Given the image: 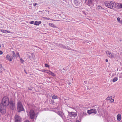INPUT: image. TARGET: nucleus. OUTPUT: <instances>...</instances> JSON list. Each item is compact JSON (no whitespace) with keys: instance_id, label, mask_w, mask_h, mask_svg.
Listing matches in <instances>:
<instances>
[{"instance_id":"nucleus-1","label":"nucleus","mask_w":122,"mask_h":122,"mask_svg":"<svg viewBox=\"0 0 122 122\" xmlns=\"http://www.w3.org/2000/svg\"><path fill=\"white\" fill-rule=\"evenodd\" d=\"M105 4L107 7L111 9H113L114 8L116 7L115 3L113 1H105Z\"/></svg>"},{"instance_id":"nucleus-2","label":"nucleus","mask_w":122,"mask_h":122,"mask_svg":"<svg viewBox=\"0 0 122 122\" xmlns=\"http://www.w3.org/2000/svg\"><path fill=\"white\" fill-rule=\"evenodd\" d=\"M9 103V100L8 98L7 97H4L2 99L1 104L0 105L5 107L8 106Z\"/></svg>"},{"instance_id":"nucleus-3","label":"nucleus","mask_w":122,"mask_h":122,"mask_svg":"<svg viewBox=\"0 0 122 122\" xmlns=\"http://www.w3.org/2000/svg\"><path fill=\"white\" fill-rule=\"evenodd\" d=\"M29 113L30 118L33 121H34L35 119L36 120L37 117V113H36L34 110H31Z\"/></svg>"},{"instance_id":"nucleus-4","label":"nucleus","mask_w":122,"mask_h":122,"mask_svg":"<svg viewBox=\"0 0 122 122\" xmlns=\"http://www.w3.org/2000/svg\"><path fill=\"white\" fill-rule=\"evenodd\" d=\"M17 109L18 111L19 112H20L24 110V108L21 103L19 101L17 103Z\"/></svg>"},{"instance_id":"nucleus-5","label":"nucleus","mask_w":122,"mask_h":122,"mask_svg":"<svg viewBox=\"0 0 122 122\" xmlns=\"http://www.w3.org/2000/svg\"><path fill=\"white\" fill-rule=\"evenodd\" d=\"M107 56L110 58H114L116 56V54L113 53H111L110 52L107 51L106 52Z\"/></svg>"},{"instance_id":"nucleus-6","label":"nucleus","mask_w":122,"mask_h":122,"mask_svg":"<svg viewBox=\"0 0 122 122\" xmlns=\"http://www.w3.org/2000/svg\"><path fill=\"white\" fill-rule=\"evenodd\" d=\"M14 118L15 122H21L22 119L18 115H15Z\"/></svg>"},{"instance_id":"nucleus-7","label":"nucleus","mask_w":122,"mask_h":122,"mask_svg":"<svg viewBox=\"0 0 122 122\" xmlns=\"http://www.w3.org/2000/svg\"><path fill=\"white\" fill-rule=\"evenodd\" d=\"M97 111L96 109H91L90 110H87V112L89 114L92 113H93L95 114L97 113Z\"/></svg>"},{"instance_id":"nucleus-8","label":"nucleus","mask_w":122,"mask_h":122,"mask_svg":"<svg viewBox=\"0 0 122 122\" xmlns=\"http://www.w3.org/2000/svg\"><path fill=\"white\" fill-rule=\"evenodd\" d=\"M5 107H3L1 105H0V112L2 114H4L5 112Z\"/></svg>"},{"instance_id":"nucleus-9","label":"nucleus","mask_w":122,"mask_h":122,"mask_svg":"<svg viewBox=\"0 0 122 122\" xmlns=\"http://www.w3.org/2000/svg\"><path fill=\"white\" fill-rule=\"evenodd\" d=\"M6 58L7 60H8L10 61H11L13 59V57L12 56H10L9 55H7Z\"/></svg>"},{"instance_id":"nucleus-10","label":"nucleus","mask_w":122,"mask_h":122,"mask_svg":"<svg viewBox=\"0 0 122 122\" xmlns=\"http://www.w3.org/2000/svg\"><path fill=\"white\" fill-rule=\"evenodd\" d=\"M10 105L11 109L12 110L14 109L15 107V103L11 102L10 103Z\"/></svg>"},{"instance_id":"nucleus-11","label":"nucleus","mask_w":122,"mask_h":122,"mask_svg":"<svg viewBox=\"0 0 122 122\" xmlns=\"http://www.w3.org/2000/svg\"><path fill=\"white\" fill-rule=\"evenodd\" d=\"M59 46H60L61 47L64 48L66 49H67L68 50L70 49V47L68 46H63V45L61 44H60Z\"/></svg>"},{"instance_id":"nucleus-12","label":"nucleus","mask_w":122,"mask_h":122,"mask_svg":"<svg viewBox=\"0 0 122 122\" xmlns=\"http://www.w3.org/2000/svg\"><path fill=\"white\" fill-rule=\"evenodd\" d=\"M117 120L119 121L121 120V115L120 114H118L117 116Z\"/></svg>"},{"instance_id":"nucleus-13","label":"nucleus","mask_w":122,"mask_h":122,"mask_svg":"<svg viewBox=\"0 0 122 122\" xmlns=\"http://www.w3.org/2000/svg\"><path fill=\"white\" fill-rule=\"evenodd\" d=\"M41 23V21H36L34 24V25H39V24H40Z\"/></svg>"},{"instance_id":"nucleus-14","label":"nucleus","mask_w":122,"mask_h":122,"mask_svg":"<svg viewBox=\"0 0 122 122\" xmlns=\"http://www.w3.org/2000/svg\"><path fill=\"white\" fill-rule=\"evenodd\" d=\"M57 114L61 117H62L63 115V113L61 111H59Z\"/></svg>"},{"instance_id":"nucleus-15","label":"nucleus","mask_w":122,"mask_h":122,"mask_svg":"<svg viewBox=\"0 0 122 122\" xmlns=\"http://www.w3.org/2000/svg\"><path fill=\"white\" fill-rule=\"evenodd\" d=\"M49 24V26L51 27L54 28L56 27V26L53 23H50Z\"/></svg>"},{"instance_id":"nucleus-16","label":"nucleus","mask_w":122,"mask_h":122,"mask_svg":"<svg viewBox=\"0 0 122 122\" xmlns=\"http://www.w3.org/2000/svg\"><path fill=\"white\" fill-rule=\"evenodd\" d=\"M117 20L118 22L122 24V21L120 20V19L119 17H118Z\"/></svg>"},{"instance_id":"nucleus-17","label":"nucleus","mask_w":122,"mask_h":122,"mask_svg":"<svg viewBox=\"0 0 122 122\" xmlns=\"http://www.w3.org/2000/svg\"><path fill=\"white\" fill-rule=\"evenodd\" d=\"M88 4L89 5L92 4V0H88Z\"/></svg>"},{"instance_id":"nucleus-18","label":"nucleus","mask_w":122,"mask_h":122,"mask_svg":"<svg viewBox=\"0 0 122 122\" xmlns=\"http://www.w3.org/2000/svg\"><path fill=\"white\" fill-rule=\"evenodd\" d=\"M118 79L117 78V77H114L113 79V82H114L116 81Z\"/></svg>"},{"instance_id":"nucleus-19","label":"nucleus","mask_w":122,"mask_h":122,"mask_svg":"<svg viewBox=\"0 0 122 122\" xmlns=\"http://www.w3.org/2000/svg\"><path fill=\"white\" fill-rule=\"evenodd\" d=\"M112 98V96H109L106 98L107 100H109L111 99Z\"/></svg>"},{"instance_id":"nucleus-20","label":"nucleus","mask_w":122,"mask_h":122,"mask_svg":"<svg viewBox=\"0 0 122 122\" xmlns=\"http://www.w3.org/2000/svg\"><path fill=\"white\" fill-rule=\"evenodd\" d=\"M12 53H13V55L12 56V57H16V55L15 53L14 52V51H13L12 52Z\"/></svg>"},{"instance_id":"nucleus-21","label":"nucleus","mask_w":122,"mask_h":122,"mask_svg":"<svg viewBox=\"0 0 122 122\" xmlns=\"http://www.w3.org/2000/svg\"><path fill=\"white\" fill-rule=\"evenodd\" d=\"M57 98V97L56 96H53L52 97V98L53 99H55Z\"/></svg>"},{"instance_id":"nucleus-22","label":"nucleus","mask_w":122,"mask_h":122,"mask_svg":"<svg viewBox=\"0 0 122 122\" xmlns=\"http://www.w3.org/2000/svg\"><path fill=\"white\" fill-rule=\"evenodd\" d=\"M1 31L2 32L6 33V30H1Z\"/></svg>"},{"instance_id":"nucleus-23","label":"nucleus","mask_w":122,"mask_h":122,"mask_svg":"<svg viewBox=\"0 0 122 122\" xmlns=\"http://www.w3.org/2000/svg\"><path fill=\"white\" fill-rule=\"evenodd\" d=\"M122 8V4H120L118 6V8L119 9Z\"/></svg>"},{"instance_id":"nucleus-24","label":"nucleus","mask_w":122,"mask_h":122,"mask_svg":"<svg viewBox=\"0 0 122 122\" xmlns=\"http://www.w3.org/2000/svg\"><path fill=\"white\" fill-rule=\"evenodd\" d=\"M50 72L51 73V75L52 76H55V74L54 73L52 72L51 71H50Z\"/></svg>"},{"instance_id":"nucleus-25","label":"nucleus","mask_w":122,"mask_h":122,"mask_svg":"<svg viewBox=\"0 0 122 122\" xmlns=\"http://www.w3.org/2000/svg\"><path fill=\"white\" fill-rule=\"evenodd\" d=\"M20 62L22 63H23L24 62V60L23 59H22V58H20Z\"/></svg>"},{"instance_id":"nucleus-26","label":"nucleus","mask_w":122,"mask_h":122,"mask_svg":"<svg viewBox=\"0 0 122 122\" xmlns=\"http://www.w3.org/2000/svg\"><path fill=\"white\" fill-rule=\"evenodd\" d=\"M16 55L17 57H19L20 58V56L19 55V54L18 52H17L16 53Z\"/></svg>"},{"instance_id":"nucleus-27","label":"nucleus","mask_w":122,"mask_h":122,"mask_svg":"<svg viewBox=\"0 0 122 122\" xmlns=\"http://www.w3.org/2000/svg\"><path fill=\"white\" fill-rule=\"evenodd\" d=\"M119 76L120 78H122V73L119 74Z\"/></svg>"},{"instance_id":"nucleus-28","label":"nucleus","mask_w":122,"mask_h":122,"mask_svg":"<svg viewBox=\"0 0 122 122\" xmlns=\"http://www.w3.org/2000/svg\"><path fill=\"white\" fill-rule=\"evenodd\" d=\"M45 66L46 67H49V66L47 64H46L45 65Z\"/></svg>"},{"instance_id":"nucleus-29","label":"nucleus","mask_w":122,"mask_h":122,"mask_svg":"<svg viewBox=\"0 0 122 122\" xmlns=\"http://www.w3.org/2000/svg\"><path fill=\"white\" fill-rule=\"evenodd\" d=\"M34 23V21H32L30 22V23L31 24H33Z\"/></svg>"},{"instance_id":"nucleus-30","label":"nucleus","mask_w":122,"mask_h":122,"mask_svg":"<svg viewBox=\"0 0 122 122\" xmlns=\"http://www.w3.org/2000/svg\"><path fill=\"white\" fill-rule=\"evenodd\" d=\"M45 19H46L47 20H51V19H50V18H48L47 17H46L45 18Z\"/></svg>"},{"instance_id":"nucleus-31","label":"nucleus","mask_w":122,"mask_h":122,"mask_svg":"<svg viewBox=\"0 0 122 122\" xmlns=\"http://www.w3.org/2000/svg\"><path fill=\"white\" fill-rule=\"evenodd\" d=\"M10 33V31L6 30V33Z\"/></svg>"},{"instance_id":"nucleus-32","label":"nucleus","mask_w":122,"mask_h":122,"mask_svg":"<svg viewBox=\"0 0 122 122\" xmlns=\"http://www.w3.org/2000/svg\"><path fill=\"white\" fill-rule=\"evenodd\" d=\"M114 101V99H112L110 100V102H113Z\"/></svg>"},{"instance_id":"nucleus-33","label":"nucleus","mask_w":122,"mask_h":122,"mask_svg":"<svg viewBox=\"0 0 122 122\" xmlns=\"http://www.w3.org/2000/svg\"><path fill=\"white\" fill-rule=\"evenodd\" d=\"M98 9H102V7L101 6H98Z\"/></svg>"},{"instance_id":"nucleus-34","label":"nucleus","mask_w":122,"mask_h":122,"mask_svg":"<svg viewBox=\"0 0 122 122\" xmlns=\"http://www.w3.org/2000/svg\"><path fill=\"white\" fill-rule=\"evenodd\" d=\"M37 5V3H35V4H34L33 6H35L36 5Z\"/></svg>"},{"instance_id":"nucleus-35","label":"nucleus","mask_w":122,"mask_h":122,"mask_svg":"<svg viewBox=\"0 0 122 122\" xmlns=\"http://www.w3.org/2000/svg\"><path fill=\"white\" fill-rule=\"evenodd\" d=\"M3 54V52L2 51H0V55H1Z\"/></svg>"},{"instance_id":"nucleus-36","label":"nucleus","mask_w":122,"mask_h":122,"mask_svg":"<svg viewBox=\"0 0 122 122\" xmlns=\"http://www.w3.org/2000/svg\"><path fill=\"white\" fill-rule=\"evenodd\" d=\"M32 88L31 87H29L28 88V89L29 90H32Z\"/></svg>"},{"instance_id":"nucleus-37","label":"nucleus","mask_w":122,"mask_h":122,"mask_svg":"<svg viewBox=\"0 0 122 122\" xmlns=\"http://www.w3.org/2000/svg\"><path fill=\"white\" fill-rule=\"evenodd\" d=\"M2 67V65L0 64V69Z\"/></svg>"},{"instance_id":"nucleus-38","label":"nucleus","mask_w":122,"mask_h":122,"mask_svg":"<svg viewBox=\"0 0 122 122\" xmlns=\"http://www.w3.org/2000/svg\"><path fill=\"white\" fill-rule=\"evenodd\" d=\"M105 61L106 62H108V60L107 59H106L105 60Z\"/></svg>"},{"instance_id":"nucleus-39","label":"nucleus","mask_w":122,"mask_h":122,"mask_svg":"<svg viewBox=\"0 0 122 122\" xmlns=\"http://www.w3.org/2000/svg\"><path fill=\"white\" fill-rule=\"evenodd\" d=\"M24 122H30L28 120H26V121H25Z\"/></svg>"},{"instance_id":"nucleus-40","label":"nucleus","mask_w":122,"mask_h":122,"mask_svg":"<svg viewBox=\"0 0 122 122\" xmlns=\"http://www.w3.org/2000/svg\"><path fill=\"white\" fill-rule=\"evenodd\" d=\"M47 73H48L49 74H51V73L50 72V71H49V72H47Z\"/></svg>"},{"instance_id":"nucleus-41","label":"nucleus","mask_w":122,"mask_h":122,"mask_svg":"<svg viewBox=\"0 0 122 122\" xmlns=\"http://www.w3.org/2000/svg\"><path fill=\"white\" fill-rule=\"evenodd\" d=\"M51 101H52V103H54V101H53V100H52Z\"/></svg>"},{"instance_id":"nucleus-42","label":"nucleus","mask_w":122,"mask_h":122,"mask_svg":"<svg viewBox=\"0 0 122 122\" xmlns=\"http://www.w3.org/2000/svg\"><path fill=\"white\" fill-rule=\"evenodd\" d=\"M120 49L121 51H122V47L120 48Z\"/></svg>"},{"instance_id":"nucleus-43","label":"nucleus","mask_w":122,"mask_h":122,"mask_svg":"<svg viewBox=\"0 0 122 122\" xmlns=\"http://www.w3.org/2000/svg\"><path fill=\"white\" fill-rule=\"evenodd\" d=\"M76 122H80L79 121L77 120Z\"/></svg>"},{"instance_id":"nucleus-44","label":"nucleus","mask_w":122,"mask_h":122,"mask_svg":"<svg viewBox=\"0 0 122 122\" xmlns=\"http://www.w3.org/2000/svg\"><path fill=\"white\" fill-rule=\"evenodd\" d=\"M42 72H43V71H44V70H42Z\"/></svg>"},{"instance_id":"nucleus-45","label":"nucleus","mask_w":122,"mask_h":122,"mask_svg":"<svg viewBox=\"0 0 122 122\" xmlns=\"http://www.w3.org/2000/svg\"><path fill=\"white\" fill-rule=\"evenodd\" d=\"M86 42H87V43L89 42H88V41H86Z\"/></svg>"},{"instance_id":"nucleus-46","label":"nucleus","mask_w":122,"mask_h":122,"mask_svg":"<svg viewBox=\"0 0 122 122\" xmlns=\"http://www.w3.org/2000/svg\"><path fill=\"white\" fill-rule=\"evenodd\" d=\"M1 47V45L0 44V48Z\"/></svg>"}]
</instances>
